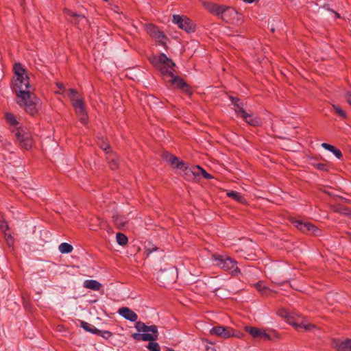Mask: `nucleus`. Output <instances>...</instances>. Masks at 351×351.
Returning a JSON list of instances; mask_svg holds the SVG:
<instances>
[{
    "label": "nucleus",
    "mask_w": 351,
    "mask_h": 351,
    "mask_svg": "<svg viewBox=\"0 0 351 351\" xmlns=\"http://www.w3.org/2000/svg\"><path fill=\"white\" fill-rule=\"evenodd\" d=\"M73 246L71 244L68 243H62L58 246V250L62 254H69V253H71L73 251Z\"/></svg>",
    "instance_id": "nucleus-25"
},
{
    "label": "nucleus",
    "mask_w": 351,
    "mask_h": 351,
    "mask_svg": "<svg viewBox=\"0 0 351 351\" xmlns=\"http://www.w3.org/2000/svg\"><path fill=\"white\" fill-rule=\"evenodd\" d=\"M330 13H332L334 14L335 18H336V19H339L340 18V15L337 12H336L335 11H333V10H330Z\"/></svg>",
    "instance_id": "nucleus-41"
},
{
    "label": "nucleus",
    "mask_w": 351,
    "mask_h": 351,
    "mask_svg": "<svg viewBox=\"0 0 351 351\" xmlns=\"http://www.w3.org/2000/svg\"><path fill=\"white\" fill-rule=\"evenodd\" d=\"M156 249H154V250H152L151 252H154V251H156Z\"/></svg>",
    "instance_id": "nucleus-47"
},
{
    "label": "nucleus",
    "mask_w": 351,
    "mask_h": 351,
    "mask_svg": "<svg viewBox=\"0 0 351 351\" xmlns=\"http://www.w3.org/2000/svg\"><path fill=\"white\" fill-rule=\"evenodd\" d=\"M136 328L138 332L143 333H134L132 338L135 340L152 341L156 340L158 338V328L155 325L148 326L144 323L138 322L136 324Z\"/></svg>",
    "instance_id": "nucleus-6"
},
{
    "label": "nucleus",
    "mask_w": 351,
    "mask_h": 351,
    "mask_svg": "<svg viewBox=\"0 0 351 351\" xmlns=\"http://www.w3.org/2000/svg\"><path fill=\"white\" fill-rule=\"evenodd\" d=\"M5 119L7 122L12 125H16L19 123L16 119L15 116L10 112H7L5 114Z\"/></svg>",
    "instance_id": "nucleus-32"
},
{
    "label": "nucleus",
    "mask_w": 351,
    "mask_h": 351,
    "mask_svg": "<svg viewBox=\"0 0 351 351\" xmlns=\"http://www.w3.org/2000/svg\"><path fill=\"white\" fill-rule=\"evenodd\" d=\"M39 99L31 90L16 94V103L29 114L34 115L38 110Z\"/></svg>",
    "instance_id": "nucleus-2"
},
{
    "label": "nucleus",
    "mask_w": 351,
    "mask_h": 351,
    "mask_svg": "<svg viewBox=\"0 0 351 351\" xmlns=\"http://www.w3.org/2000/svg\"><path fill=\"white\" fill-rule=\"evenodd\" d=\"M113 219L115 224L119 228H124L128 227L129 221L125 217L120 215H115L113 216Z\"/></svg>",
    "instance_id": "nucleus-20"
},
{
    "label": "nucleus",
    "mask_w": 351,
    "mask_h": 351,
    "mask_svg": "<svg viewBox=\"0 0 351 351\" xmlns=\"http://www.w3.org/2000/svg\"><path fill=\"white\" fill-rule=\"evenodd\" d=\"M322 146L327 150H329V143H324L322 144Z\"/></svg>",
    "instance_id": "nucleus-42"
},
{
    "label": "nucleus",
    "mask_w": 351,
    "mask_h": 351,
    "mask_svg": "<svg viewBox=\"0 0 351 351\" xmlns=\"http://www.w3.org/2000/svg\"><path fill=\"white\" fill-rule=\"evenodd\" d=\"M255 287L258 292L264 295H269V293L271 292V291L268 287H267L265 283L262 281L257 282L255 285Z\"/></svg>",
    "instance_id": "nucleus-24"
},
{
    "label": "nucleus",
    "mask_w": 351,
    "mask_h": 351,
    "mask_svg": "<svg viewBox=\"0 0 351 351\" xmlns=\"http://www.w3.org/2000/svg\"><path fill=\"white\" fill-rule=\"evenodd\" d=\"M15 135L17 140L20 142L21 145L26 149L32 147V141L30 134L24 128H19L15 132Z\"/></svg>",
    "instance_id": "nucleus-13"
},
{
    "label": "nucleus",
    "mask_w": 351,
    "mask_h": 351,
    "mask_svg": "<svg viewBox=\"0 0 351 351\" xmlns=\"http://www.w3.org/2000/svg\"><path fill=\"white\" fill-rule=\"evenodd\" d=\"M145 29H146L147 34L149 36H151L152 38H154V36L156 35L158 32H159V29L155 25H154L152 24H149V25H146Z\"/></svg>",
    "instance_id": "nucleus-28"
},
{
    "label": "nucleus",
    "mask_w": 351,
    "mask_h": 351,
    "mask_svg": "<svg viewBox=\"0 0 351 351\" xmlns=\"http://www.w3.org/2000/svg\"><path fill=\"white\" fill-rule=\"evenodd\" d=\"M330 152H332L338 159H340L342 157L341 152L331 145Z\"/></svg>",
    "instance_id": "nucleus-35"
},
{
    "label": "nucleus",
    "mask_w": 351,
    "mask_h": 351,
    "mask_svg": "<svg viewBox=\"0 0 351 351\" xmlns=\"http://www.w3.org/2000/svg\"><path fill=\"white\" fill-rule=\"evenodd\" d=\"M346 97V100H347L348 103L351 106V91L347 93Z\"/></svg>",
    "instance_id": "nucleus-40"
},
{
    "label": "nucleus",
    "mask_w": 351,
    "mask_h": 351,
    "mask_svg": "<svg viewBox=\"0 0 351 351\" xmlns=\"http://www.w3.org/2000/svg\"><path fill=\"white\" fill-rule=\"evenodd\" d=\"M117 242L120 245H124L128 243V237L122 233H117L116 235Z\"/></svg>",
    "instance_id": "nucleus-30"
},
{
    "label": "nucleus",
    "mask_w": 351,
    "mask_h": 351,
    "mask_svg": "<svg viewBox=\"0 0 351 351\" xmlns=\"http://www.w3.org/2000/svg\"><path fill=\"white\" fill-rule=\"evenodd\" d=\"M165 158L171 166L177 169L178 173L184 177L187 180H191L199 176L202 173V176L206 179H211L213 177L199 166L189 167L185 162L180 160L178 158L171 154H166Z\"/></svg>",
    "instance_id": "nucleus-1"
},
{
    "label": "nucleus",
    "mask_w": 351,
    "mask_h": 351,
    "mask_svg": "<svg viewBox=\"0 0 351 351\" xmlns=\"http://www.w3.org/2000/svg\"><path fill=\"white\" fill-rule=\"evenodd\" d=\"M96 333H97L98 335H99L100 336L105 339H108L112 336V333L108 330H99L97 329Z\"/></svg>",
    "instance_id": "nucleus-36"
},
{
    "label": "nucleus",
    "mask_w": 351,
    "mask_h": 351,
    "mask_svg": "<svg viewBox=\"0 0 351 351\" xmlns=\"http://www.w3.org/2000/svg\"><path fill=\"white\" fill-rule=\"evenodd\" d=\"M69 97L72 101L75 113L78 116L82 123H87L88 117L85 110L84 103L78 93L74 89L69 90Z\"/></svg>",
    "instance_id": "nucleus-7"
},
{
    "label": "nucleus",
    "mask_w": 351,
    "mask_h": 351,
    "mask_svg": "<svg viewBox=\"0 0 351 351\" xmlns=\"http://www.w3.org/2000/svg\"><path fill=\"white\" fill-rule=\"evenodd\" d=\"M147 348L149 351H160L159 344L156 342H153V341L148 344Z\"/></svg>",
    "instance_id": "nucleus-33"
},
{
    "label": "nucleus",
    "mask_w": 351,
    "mask_h": 351,
    "mask_svg": "<svg viewBox=\"0 0 351 351\" xmlns=\"http://www.w3.org/2000/svg\"><path fill=\"white\" fill-rule=\"evenodd\" d=\"M173 22L187 33L193 32L195 31V25L194 23L185 16L174 14L173 16Z\"/></svg>",
    "instance_id": "nucleus-11"
},
{
    "label": "nucleus",
    "mask_w": 351,
    "mask_h": 351,
    "mask_svg": "<svg viewBox=\"0 0 351 351\" xmlns=\"http://www.w3.org/2000/svg\"><path fill=\"white\" fill-rule=\"evenodd\" d=\"M66 15L73 17V19L71 20L73 23L77 24L81 22L82 23L84 24L88 23V20L84 16L78 15L71 11L66 10Z\"/></svg>",
    "instance_id": "nucleus-21"
},
{
    "label": "nucleus",
    "mask_w": 351,
    "mask_h": 351,
    "mask_svg": "<svg viewBox=\"0 0 351 351\" xmlns=\"http://www.w3.org/2000/svg\"><path fill=\"white\" fill-rule=\"evenodd\" d=\"M231 100L232 103L236 106L235 112L239 116L244 119L251 125L256 126L260 125V119L246 112L242 108L241 103L239 99L231 97Z\"/></svg>",
    "instance_id": "nucleus-10"
},
{
    "label": "nucleus",
    "mask_w": 351,
    "mask_h": 351,
    "mask_svg": "<svg viewBox=\"0 0 351 351\" xmlns=\"http://www.w3.org/2000/svg\"><path fill=\"white\" fill-rule=\"evenodd\" d=\"M107 160H108V164L112 169H115L117 168L118 162L117 156L114 154H110L107 157Z\"/></svg>",
    "instance_id": "nucleus-27"
},
{
    "label": "nucleus",
    "mask_w": 351,
    "mask_h": 351,
    "mask_svg": "<svg viewBox=\"0 0 351 351\" xmlns=\"http://www.w3.org/2000/svg\"><path fill=\"white\" fill-rule=\"evenodd\" d=\"M58 86L60 88H62V84H58Z\"/></svg>",
    "instance_id": "nucleus-44"
},
{
    "label": "nucleus",
    "mask_w": 351,
    "mask_h": 351,
    "mask_svg": "<svg viewBox=\"0 0 351 351\" xmlns=\"http://www.w3.org/2000/svg\"><path fill=\"white\" fill-rule=\"evenodd\" d=\"M155 39L156 42L160 44L162 46H165L166 44L167 38L165 34L159 30L156 36L153 38Z\"/></svg>",
    "instance_id": "nucleus-26"
},
{
    "label": "nucleus",
    "mask_w": 351,
    "mask_h": 351,
    "mask_svg": "<svg viewBox=\"0 0 351 351\" xmlns=\"http://www.w3.org/2000/svg\"><path fill=\"white\" fill-rule=\"evenodd\" d=\"M278 315L285 318L287 322L294 327L296 330L303 328L305 331H310L315 327L313 324L309 323L304 317L288 312L285 308H280L277 311Z\"/></svg>",
    "instance_id": "nucleus-4"
},
{
    "label": "nucleus",
    "mask_w": 351,
    "mask_h": 351,
    "mask_svg": "<svg viewBox=\"0 0 351 351\" xmlns=\"http://www.w3.org/2000/svg\"><path fill=\"white\" fill-rule=\"evenodd\" d=\"M101 285L95 280H86L84 282V287L94 291H98L101 288Z\"/></svg>",
    "instance_id": "nucleus-22"
},
{
    "label": "nucleus",
    "mask_w": 351,
    "mask_h": 351,
    "mask_svg": "<svg viewBox=\"0 0 351 351\" xmlns=\"http://www.w3.org/2000/svg\"><path fill=\"white\" fill-rule=\"evenodd\" d=\"M4 234H5V239H6V241H7V243L8 244V245H10V246L12 245L14 243V239L12 237L10 233L6 232Z\"/></svg>",
    "instance_id": "nucleus-38"
},
{
    "label": "nucleus",
    "mask_w": 351,
    "mask_h": 351,
    "mask_svg": "<svg viewBox=\"0 0 351 351\" xmlns=\"http://www.w3.org/2000/svg\"><path fill=\"white\" fill-rule=\"evenodd\" d=\"M332 108L335 110V112L341 119H345L346 117V112L342 109V108L339 105H332Z\"/></svg>",
    "instance_id": "nucleus-29"
},
{
    "label": "nucleus",
    "mask_w": 351,
    "mask_h": 351,
    "mask_svg": "<svg viewBox=\"0 0 351 351\" xmlns=\"http://www.w3.org/2000/svg\"><path fill=\"white\" fill-rule=\"evenodd\" d=\"M151 61L160 71L165 80L173 74L176 64L165 53H161L158 58L153 57Z\"/></svg>",
    "instance_id": "nucleus-5"
},
{
    "label": "nucleus",
    "mask_w": 351,
    "mask_h": 351,
    "mask_svg": "<svg viewBox=\"0 0 351 351\" xmlns=\"http://www.w3.org/2000/svg\"><path fill=\"white\" fill-rule=\"evenodd\" d=\"M226 195L228 197L234 199L235 201L241 203L245 204L246 201L244 197L241 195V193L237 191H227Z\"/></svg>",
    "instance_id": "nucleus-23"
},
{
    "label": "nucleus",
    "mask_w": 351,
    "mask_h": 351,
    "mask_svg": "<svg viewBox=\"0 0 351 351\" xmlns=\"http://www.w3.org/2000/svg\"><path fill=\"white\" fill-rule=\"evenodd\" d=\"M337 350V351H351V340L347 339L344 341L338 343L335 340L330 341V346Z\"/></svg>",
    "instance_id": "nucleus-17"
},
{
    "label": "nucleus",
    "mask_w": 351,
    "mask_h": 351,
    "mask_svg": "<svg viewBox=\"0 0 351 351\" xmlns=\"http://www.w3.org/2000/svg\"><path fill=\"white\" fill-rule=\"evenodd\" d=\"M100 147L107 152V150L110 149L108 144L104 141V138L102 137L99 142Z\"/></svg>",
    "instance_id": "nucleus-37"
},
{
    "label": "nucleus",
    "mask_w": 351,
    "mask_h": 351,
    "mask_svg": "<svg viewBox=\"0 0 351 351\" xmlns=\"http://www.w3.org/2000/svg\"><path fill=\"white\" fill-rule=\"evenodd\" d=\"M14 77L13 80V90L17 93L31 90L29 77L26 70L19 63L14 65Z\"/></svg>",
    "instance_id": "nucleus-3"
},
{
    "label": "nucleus",
    "mask_w": 351,
    "mask_h": 351,
    "mask_svg": "<svg viewBox=\"0 0 351 351\" xmlns=\"http://www.w3.org/2000/svg\"><path fill=\"white\" fill-rule=\"evenodd\" d=\"M165 81L171 83L175 87L180 88L185 93H189V88L182 78L172 74Z\"/></svg>",
    "instance_id": "nucleus-15"
},
{
    "label": "nucleus",
    "mask_w": 351,
    "mask_h": 351,
    "mask_svg": "<svg viewBox=\"0 0 351 351\" xmlns=\"http://www.w3.org/2000/svg\"><path fill=\"white\" fill-rule=\"evenodd\" d=\"M245 330L254 338H260L268 341H272L273 336L278 338L277 333L271 329L265 330L256 327L245 326Z\"/></svg>",
    "instance_id": "nucleus-9"
},
{
    "label": "nucleus",
    "mask_w": 351,
    "mask_h": 351,
    "mask_svg": "<svg viewBox=\"0 0 351 351\" xmlns=\"http://www.w3.org/2000/svg\"><path fill=\"white\" fill-rule=\"evenodd\" d=\"M210 334L211 335L217 336L223 339H228L237 336L236 330L230 327L223 326H217L213 327L210 330Z\"/></svg>",
    "instance_id": "nucleus-12"
},
{
    "label": "nucleus",
    "mask_w": 351,
    "mask_h": 351,
    "mask_svg": "<svg viewBox=\"0 0 351 351\" xmlns=\"http://www.w3.org/2000/svg\"><path fill=\"white\" fill-rule=\"evenodd\" d=\"M156 249H154V250H152L151 252H154V251H156Z\"/></svg>",
    "instance_id": "nucleus-46"
},
{
    "label": "nucleus",
    "mask_w": 351,
    "mask_h": 351,
    "mask_svg": "<svg viewBox=\"0 0 351 351\" xmlns=\"http://www.w3.org/2000/svg\"><path fill=\"white\" fill-rule=\"evenodd\" d=\"M237 14L236 10L232 8L224 5V9L221 16V19L226 22L232 21L234 16Z\"/></svg>",
    "instance_id": "nucleus-18"
},
{
    "label": "nucleus",
    "mask_w": 351,
    "mask_h": 351,
    "mask_svg": "<svg viewBox=\"0 0 351 351\" xmlns=\"http://www.w3.org/2000/svg\"><path fill=\"white\" fill-rule=\"evenodd\" d=\"M314 166L316 168H317L318 169H320L322 171H327V169H328L327 166L324 164L316 163V164H314Z\"/></svg>",
    "instance_id": "nucleus-39"
},
{
    "label": "nucleus",
    "mask_w": 351,
    "mask_h": 351,
    "mask_svg": "<svg viewBox=\"0 0 351 351\" xmlns=\"http://www.w3.org/2000/svg\"><path fill=\"white\" fill-rule=\"evenodd\" d=\"M272 282L276 283V284H278V285H281L280 282H278L277 280H272Z\"/></svg>",
    "instance_id": "nucleus-43"
},
{
    "label": "nucleus",
    "mask_w": 351,
    "mask_h": 351,
    "mask_svg": "<svg viewBox=\"0 0 351 351\" xmlns=\"http://www.w3.org/2000/svg\"><path fill=\"white\" fill-rule=\"evenodd\" d=\"M213 260L216 262L215 265L217 266L232 274L236 275L240 272L239 267L237 266V262L230 257L219 254H213Z\"/></svg>",
    "instance_id": "nucleus-8"
},
{
    "label": "nucleus",
    "mask_w": 351,
    "mask_h": 351,
    "mask_svg": "<svg viewBox=\"0 0 351 351\" xmlns=\"http://www.w3.org/2000/svg\"><path fill=\"white\" fill-rule=\"evenodd\" d=\"M80 326L85 330L92 332V333H94V334L96 333L97 331V328H93V327L90 324H88L84 321H81Z\"/></svg>",
    "instance_id": "nucleus-31"
},
{
    "label": "nucleus",
    "mask_w": 351,
    "mask_h": 351,
    "mask_svg": "<svg viewBox=\"0 0 351 351\" xmlns=\"http://www.w3.org/2000/svg\"><path fill=\"white\" fill-rule=\"evenodd\" d=\"M119 313L121 316L131 322H136L138 319L137 314L128 307L120 308Z\"/></svg>",
    "instance_id": "nucleus-16"
},
{
    "label": "nucleus",
    "mask_w": 351,
    "mask_h": 351,
    "mask_svg": "<svg viewBox=\"0 0 351 351\" xmlns=\"http://www.w3.org/2000/svg\"><path fill=\"white\" fill-rule=\"evenodd\" d=\"M204 6L213 14L220 17L221 16L223 10L224 9L223 5H218L216 3H206L204 4Z\"/></svg>",
    "instance_id": "nucleus-19"
},
{
    "label": "nucleus",
    "mask_w": 351,
    "mask_h": 351,
    "mask_svg": "<svg viewBox=\"0 0 351 351\" xmlns=\"http://www.w3.org/2000/svg\"><path fill=\"white\" fill-rule=\"evenodd\" d=\"M167 351H175V350H173V349H170V348H169V349H167Z\"/></svg>",
    "instance_id": "nucleus-45"
},
{
    "label": "nucleus",
    "mask_w": 351,
    "mask_h": 351,
    "mask_svg": "<svg viewBox=\"0 0 351 351\" xmlns=\"http://www.w3.org/2000/svg\"><path fill=\"white\" fill-rule=\"evenodd\" d=\"M8 224L6 221H5L4 219H0V228L1 230L4 232H8Z\"/></svg>",
    "instance_id": "nucleus-34"
},
{
    "label": "nucleus",
    "mask_w": 351,
    "mask_h": 351,
    "mask_svg": "<svg viewBox=\"0 0 351 351\" xmlns=\"http://www.w3.org/2000/svg\"><path fill=\"white\" fill-rule=\"evenodd\" d=\"M293 223H294L295 226L302 232H309L316 236L319 234L320 231L315 226L309 222L303 221L300 219H295L293 221Z\"/></svg>",
    "instance_id": "nucleus-14"
}]
</instances>
